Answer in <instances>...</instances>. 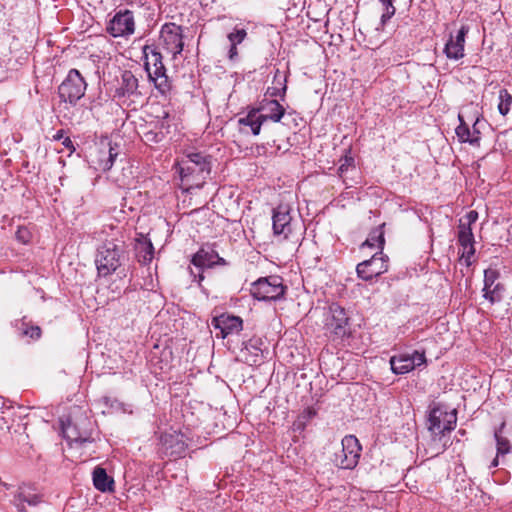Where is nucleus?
Here are the masks:
<instances>
[{"label": "nucleus", "mask_w": 512, "mask_h": 512, "mask_svg": "<svg viewBox=\"0 0 512 512\" xmlns=\"http://www.w3.org/2000/svg\"><path fill=\"white\" fill-rule=\"evenodd\" d=\"M176 167L184 190L201 188L211 173V156L200 152L190 153Z\"/></svg>", "instance_id": "f257e3e1"}, {"label": "nucleus", "mask_w": 512, "mask_h": 512, "mask_svg": "<svg viewBox=\"0 0 512 512\" xmlns=\"http://www.w3.org/2000/svg\"><path fill=\"white\" fill-rule=\"evenodd\" d=\"M145 58L144 68L155 88L165 94L171 89V84L163 64L162 54L153 45H145L143 48Z\"/></svg>", "instance_id": "f03ea898"}, {"label": "nucleus", "mask_w": 512, "mask_h": 512, "mask_svg": "<svg viewBox=\"0 0 512 512\" xmlns=\"http://www.w3.org/2000/svg\"><path fill=\"white\" fill-rule=\"evenodd\" d=\"M124 259L123 244L115 240H107L98 249L95 264L100 276L106 277L114 273Z\"/></svg>", "instance_id": "7ed1b4c3"}, {"label": "nucleus", "mask_w": 512, "mask_h": 512, "mask_svg": "<svg viewBox=\"0 0 512 512\" xmlns=\"http://www.w3.org/2000/svg\"><path fill=\"white\" fill-rule=\"evenodd\" d=\"M285 293L282 279L277 276L260 278L252 284L251 294L254 298L263 301L280 299Z\"/></svg>", "instance_id": "20e7f679"}, {"label": "nucleus", "mask_w": 512, "mask_h": 512, "mask_svg": "<svg viewBox=\"0 0 512 512\" xmlns=\"http://www.w3.org/2000/svg\"><path fill=\"white\" fill-rule=\"evenodd\" d=\"M160 45L167 53L176 60L184 47L182 27L175 23H166L160 31Z\"/></svg>", "instance_id": "39448f33"}, {"label": "nucleus", "mask_w": 512, "mask_h": 512, "mask_svg": "<svg viewBox=\"0 0 512 512\" xmlns=\"http://www.w3.org/2000/svg\"><path fill=\"white\" fill-rule=\"evenodd\" d=\"M342 449L335 454V463L342 469H353L357 466L361 454V445L354 435L342 439Z\"/></svg>", "instance_id": "423d86ee"}, {"label": "nucleus", "mask_w": 512, "mask_h": 512, "mask_svg": "<svg viewBox=\"0 0 512 512\" xmlns=\"http://www.w3.org/2000/svg\"><path fill=\"white\" fill-rule=\"evenodd\" d=\"M457 415L455 410L447 411L437 406L430 410L428 417V429L434 435H444L445 432L454 430Z\"/></svg>", "instance_id": "0eeeda50"}, {"label": "nucleus", "mask_w": 512, "mask_h": 512, "mask_svg": "<svg viewBox=\"0 0 512 512\" xmlns=\"http://www.w3.org/2000/svg\"><path fill=\"white\" fill-rule=\"evenodd\" d=\"M388 270V257L383 255L382 252L375 253L370 259L359 263L356 267L357 275L369 281Z\"/></svg>", "instance_id": "6e6552de"}, {"label": "nucleus", "mask_w": 512, "mask_h": 512, "mask_svg": "<svg viewBox=\"0 0 512 512\" xmlns=\"http://www.w3.org/2000/svg\"><path fill=\"white\" fill-rule=\"evenodd\" d=\"M135 21L130 10L117 12L107 27L108 33L113 37H126L134 33Z\"/></svg>", "instance_id": "1a4fd4ad"}, {"label": "nucleus", "mask_w": 512, "mask_h": 512, "mask_svg": "<svg viewBox=\"0 0 512 512\" xmlns=\"http://www.w3.org/2000/svg\"><path fill=\"white\" fill-rule=\"evenodd\" d=\"M426 363L424 352L414 351L412 354H400L390 359L391 370L395 374H405Z\"/></svg>", "instance_id": "9d476101"}, {"label": "nucleus", "mask_w": 512, "mask_h": 512, "mask_svg": "<svg viewBox=\"0 0 512 512\" xmlns=\"http://www.w3.org/2000/svg\"><path fill=\"white\" fill-rule=\"evenodd\" d=\"M211 325L215 330H219L216 337L222 339L229 335L238 334L243 329L242 319L230 314H221L213 317Z\"/></svg>", "instance_id": "9b49d317"}, {"label": "nucleus", "mask_w": 512, "mask_h": 512, "mask_svg": "<svg viewBox=\"0 0 512 512\" xmlns=\"http://www.w3.org/2000/svg\"><path fill=\"white\" fill-rule=\"evenodd\" d=\"M290 207L287 204H280L273 210V233L275 236H282L287 239L292 232V216Z\"/></svg>", "instance_id": "f8f14e48"}, {"label": "nucleus", "mask_w": 512, "mask_h": 512, "mask_svg": "<svg viewBox=\"0 0 512 512\" xmlns=\"http://www.w3.org/2000/svg\"><path fill=\"white\" fill-rule=\"evenodd\" d=\"M329 317L326 326L328 330L337 337H344L348 334V316L344 308L338 304H332L329 307Z\"/></svg>", "instance_id": "ddd939ff"}, {"label": "nucleus", "mask_w": 512, "mask_h": 512, "mask_svg": "<svg viewBox=\"0 0 512 512\" xmlns=\"http://www.w3.org/2000/svg\"><path fill=\"white\" fill-rule=\"evenodd\" d=\"M160 444L163 452L174 458L182 457L187 448L184 435L176 431L163 433Z\"/></svg>", "instance_id": "4468645a"}, {"label": "nucleus", "mask_w": 512, "mask_h": 512, "mask_svg": "<svg viewBox=\"0 0 512 512\" xmlns=\"http://www.w3.org/2000/svg\"><path fill=\"white\" fill-rule=\"evenodd\" d=\"M40 501V495L36 492L34 486L22 484L18 487L14 495L13 504L19 512H26L25 504L28 506H36Z\"/></svg>", "instance_id": "2eb2a0df"}, {"label": "nucleus", "mask_w": 512, "mask_h": 512, "mask_svg": "<svg viewBox=\"0 0 512 512\" xmlns=\"http://www.w3.org/2000/svg\"><path fill=\"white\" fill-rule=\"evenodd\" d=\"M86 81L80 72L76 69H71L66 76V93L68 100L73 103L82 98L86 91Z\"/></svg>", "instance_id": "dca6fc26"}, {"label": "nucleus", "mask_w": 512, "mask_h": 512, "mask_svg": "<svg viewBox=\"0 0 512 512\" xmlns=\"http://www.w3.org/2000/svg\"><path fill=\"white\" fill-rule=\"evenodd\" d=\"M458 229V242L463 249L461 258L465 259L467 266H469L471 264V258L475 254L474 235L471 227L464 224L463 220H459Z\"/></svg>", "instance_id": "f3484780"}, {"label": "nucleus", "mask_w": 512, "mask_h": 512, "mask_svg": "<svg viewBox=\"0 0 512 512\" xmlns=\"http://www.w3.org/2000/svg\"><path fill=\"white\" fill-rule=\"evenodd\" d=\"M468 31V27L462 26L456 36H450L444 48V53L447 58L459 60L464 57L465 37Z\"/></svg>", "instance_id": "a211bd4d"}, {"label": "nucleus", "mask_w": 512, "mask_h": 512, "mask_svg": "<svg viewBox=\"0 0 512 512\" xmlns=\"http://www.w3.org/2000/svg\"><path fill=\"white\" fill-rule=\"evenodd\" d=\"M258 111L259 116L266 122L271 120L273 122H279L285 114V108L277 100H263L260 106L255 109Z\"/></svg>", "instance_id": "6ab92c4d"}, {"label": "nucleus", "mask_w": 512, "mask_h": 512, "mask_svg": "<svg viewBox=\"0 0 512 512\" xmlns=\"http://www.w3.org/2000/svg\"><path fill=\"white\" fill-rule=\"evenodd\" d=\"M262 345L263 341L256 337L245 342L244 347L241 350V357L243 360L250 365L261 363L263 359Z\"/></svg>", "instance_id": "aec40b11"}, {"label": "nucleus", "mask_w": 512, "mask_h": 512, "mask_svg": "<svg viewBox=\"0 0 512 512\" xmlns=\"http://www.w3.org/2000/svg\"><path fill=\"white\" fill-rule=\"evenodd\" d=\"M459 125L455 129L458 140L461 143H469L473 146L480 145L481 132L470 130L468 124L464 120L463 114L458 115Z\"/></svg>", "instance_id": "412c9836"}, {"label": "nucleus", "mask_w": 512, "mask_h": 512, "mask_svg": "<svg viewBox=\"0 0 512 512\" xmlns=\"http://www.w3.org/2000/svg\"><path fill=\"white\" fill-rule=\"evenodd\" d=\"M138 79L130 70L123 71L120 86L117 89L119 96H130L137 92Z\"/></svg>", "instance_id": "4be33fe9"}, {"label": "nucleus", "mask_w": 512, "mask_h": 512, "mask_svg": "<svg viewBox=\"0 0 512 512\" xmlns=\"http://www.w3.org/2000/svg\"><path fill=\"white\" fill-rule=\"evenodd\" d=\"M93 484L101 492H111L114 489V480L109 477L106 470L97 466L93 471Z\"/></svg>", "instance_id": "5701e85b"}, {"label": "nucleus", "mask_w": 512, "mask_h": 512, "mask_svg": "<svg viewBox=\"0 0 512 512\" xmlns=\"http://www.w3.org/2000/svg\"><path fill=\"white\" fill-rule=\"evenodd\" d=\"M505 422H502L494 431L497 446V456H504L512 451L509 439L504 435Z\"/></svg>", "instance_id": "b1692460"}, {"label": "nucleus", "mask_w": 512, "mask_h": 512, "mask_svg": "<svg viewBox=\"0 0 512 512\" xmlns=\"http://www.w3.org/2000/svg\"><path fill=\"white\" fill-rule=\"evenodd\" d=\"M238 122L240 125L250 127L253 135H258L260 133L261 126L264 123L259 116L258 111L255 109L249 111L248 114L245 117L240 118Z\"/></svg>", "instance_id": "393cba45"}, {"label": "nucleus", "mask_w": 512, "mask_h": 512, "mask_svg": "<svg viewBox=\"0 0 512 512\" xmlns=\"http://www.w3.org/2000/svg\"><path fill=\"white\" fill-rule=\"evenodd\" d=\"M384 225L382 224L376 228H374L370 233L366 241L363 243V246H368L370 248L377 247L382 252L385 238H384Z\"/></svg>", "instance_id": "a878e982"}, {"label": "nucleus", "mask_w": 512, "mask_h": 512, "mask_svg": "<svg viewBox=\"0 0 512 512\" xmlns=\"http://www.w3.org/2000/svg\"><path fill=\"white\" fill-rule=\"evenodd\" d=\"M100 158L98 159V168L103 171H108L112 168L116 157L118 156V151L115 147H112L108 144L107 150L100 151Z\"/></svg>", "instance_id": "bb28decb"}, {"label": "nucleus", "mask_w": 512, "mask_h": 512, "mask_svg": "<svg viewBox=\"0 0 512 512\" xmlns=\"http://www.w3.org/2000/svg\"><path fill=\"white\" fill-rule=\"evenodd\" d=\"M137 253L139 261L143 264H148L154 257V247L150 240L144 239L140 241L137 246Z\"/></svg>", "instance_id": "cd10ccee"}, {"label": "nucleus", "mask_w": 512, "mask_h": 512, "mask_svg": "<svg viewBox=\"0 0 512 512\" xmlns=\"http://www.w3.org/2000/svg\"><path fill=\"white\" fill-rule=\"evenodd\" d=\"M193 265L197 267H212L216 264L214 251L199 250L192 258Z\"/></svg>", "instance_id": "c85d7f7f"}, {"label": "nucleus", "mask_w": 512, "mask_h": 512, "mask_svg": "<svg viewBox=\"0 0 512 512\" xmlns=\"http://www.w3.org/2000/svg\"><path fill=\"white\" fill-rule=\"evenodd\" d=\"M498 99V111L502 116H506L511 109L512 95L508 92L507 89H501L499 91Z\"/></svg>", "instance_id": "c756f323"}, {"label": "nucleus", "mask_w": 512, "mask_h": 512, "mask_svg": "<svg viewBox=\"0 0 512 512\" xmlns=\"http://www.w3.org/2000/svg\"><path fill=\"white\" fill-rule=\"evenodd\" d=\"M18 329L22 337H29L33 340H37L41 336V329L39 326L29 325L24 321L20 323Z\"/></svg>", "instance_id": "7c9ffc66"}, {"label": "nucleus", "mask_w": 512, "mask_h": 512, "mask_svg": "<svg viewBox=\"0 0 512 512\" xmlns=\"http://www.w3.org/2000/svg\"><path fill=\"white\" fill-rule=\"evenodd\" d=\"M277 82V84H279L281 87V89H279L278 87H272V88H269L268 89V92L271 96L273 97H276V96H284L285 93H286V89H287V86H286V76L285 75H281L280 74V71L277 70L276 73H275V76H274V83Z\"/></svg>", "instance_id": "2f4dec72"}, {"label": "nucleus", "mask_w": 512, "mask_h": 512, "mask_svg": "<svg viewBox=\"0 0 512 512\" xmlns=\"http://www.w3.org/2000/svg\"><path fill=\"white\" fill-rule=\"evenodd\" d=\"M503 292L504 286L496 283L484 293V297L493 304L502 300Z\"/></svg>", "instance_id": "473e14b6"}, {"label": "nucleus", "mask_w": 512, "mask_h": 512, "mask_svg": "<svg viewBox=\"0 0 512 512\" xmlns=\"http://www.w3.org/2000/svg\"><path fill=\"white\" fill-rule=\"evenodd\" d=\"M379 1L382 4L383 10H384V12L381 16V23H382V25H385L386 22L388 20H390L396 12V8L394 6L395 0H379Z\"/></svg>", "instance_id": "72a5a7b5"}, {"label": "nucleus", "mask_w": 512, "mask_h": 512, "mask_svg": "<svg viewBox=\"0 0 512 512\" xmlns=\"http://www.w3.org/2000/svg\"><path fill=\"white\" fill-rule=\"evenodd\" d=\"M316 415V411L312 407L305 408L302 413L298 416L295 422L297 428H304L306 423L310 421Z\"/></svg>", "instance_id": "f704fd0d"}, {"label": "nucleus", "mask_w": 512, "mask_h": 512, "mask_svg": "<svg viewBox=\"0 0 512 512\" xmlns=\"http://www.w3.org/2000/svg\"><path fill=\"white\" fill-rule=\"evenodd\" d=\"M499 277V273L495 269H487L484 272V293L489 290L494 284H496V281Z\"/></svg>", "instance_id": "c9c22d12"}, {"label": "nucleus", "mask_w": 512, "mask_h": 512, "mask_svg": "<svg viewBox=\"0 0 512 512\" xmlns=\"http://www.w3.org/2000/svg\"><path fill=\"white\" fill-rule=\"evenodd\" d=\"M350 167H354V158L349 155H345L340 159V166L338 168V173L340 177H343V174L348 171Z\"/></svg>", "instance_id": "e433bc0d"}, {"label": "nucleus", "mask_w": 512, "mask_h": 512, "mask_svg": "<svg viewBox=\"0 0 512 512\" xmlns=\"http://www.w3.org/2000/svg\"><path fill=\"white\" fill-rule=\"evenodd\" d=\"M246 35H247L246 30L237 29L228 35V39L231 42V44L238 45V44L242 43V41L245 39Z\"/></svg>", "instance_id": "4c0bfd02"}, {"label": "nucleus", "mask_w": 512, "mask_h": 512, "mask_svg": "<svg viewBox=\"0 0 512 512\" xmlns=\"http://www.w3.org/2000/svg\"><path fill=\"white\" fill-rule=\"evenodd\" d=\"M72 419L71 417L69 418H66V424H65V427H66V432H68V430H70L72 428ZM69 439L71 442L72 441H79V442H86L88 440V437L87 436H82L80 435L79 437H72L70 434L66 433V440Z\"/></svg>", "instance_id": "58836bf2"}, {"label": "nucleus", "mask_w": 512, "mask_h": 512, "mask_svg": "<svg viewBox=\"0 0 512 512\" xmlns=\"http://www.w3.org/2000/svg\"><path fill=\"white\" fill-rule=\"evenodd\" d=\"M16 238L18 241H20L23 244H26L31 239V234L29 230L25 227H20L16 232Z\"/></svg>", "instance_id": "ea45409f"}, {"label": "nucleus", "mask_w": 512, "mask_h": 512, "mask_svg": "<svg viewBox=\"0 0 512 512\" xmlns=\"http://www.w3.org/2000/svg\"><path fill=\"white\" fill-rule=\"evenodd\" d=\"M477 219L478 213L475 210H471L460 220H463L464 224H466L468 227H471V225L475 223Z\"/></svg>", "instance_id": "a19ab883"}, {"label": "nucleus", "mask_w": 512, "mask_h": 512, "mask_svg": "<svg viewBox=\"0 0 512 512\" xmlns=\"http://www.w3.org/2000/svg\"><path fill=\"white\" fill-rule=\"evenodd\" d=\"M238 55L237 51V45L231 44V47L229 49V58L233 60Z\"/></svg>", "instance_id": "79ce46f5"}, {"label": "nucleus", "mask_w": 512, "mask_h": 512, "mask_svg": "<svg viewBox=\"0 0 512 512\" xmlns=\"http://www.w3.org/2000/svg\"><path fill=\"white\" fill-rule=\"evenodd\" d=\"M65 145H66V150H69V151H70V154H71L72 152H74L75 148H74L73 143H72V141L70 140V138L66 137Z\"/></svg>", "instance_id": "37998d69"}, {"label": "nucleus", "mask_w": 512, "mask_h": 512, "mask_svg": "<svg viewBox=\"0 0 512 512\" xmlns=\"http://www.w3.org/2000/svg\"><path fill=\"white\" fill-rule=\"evenodd\" d=\"M58 424H59V427H58V429H59V435H60L61 437H64V420H63L62 418H59V422H58Z\"/></svg>", "instance_id": "c03bdc74"}, {"label": "nucleus", "mask_w": 512, "mask_h": 512, "mask_svg": "<svg viewBox=\"0 0 512 512\" xmlns=\"http://www.w3.org/2000/svg\"><path fill=\"white\" fill-rule=\"evenodd\" d=\"M214 260L216 262V264H220V265H224L225 264V260L221 257L218 256V254H216L214 252Z\"/></svg>", "instance_id": "a18cd8bd"}, {"label": "nucleus", "mask_w": 512, "mask_h": 512, "mask_svg": "<svg viewBox=\"0 0 512 512\" xmlns=\"http://www.w3.org/2000/svg\"><path fill=\"white\" fill-rule=\"evenodd\" d=\"M480 122H481V121H480V118H479V117H476V119H475V121H474V123H473V129H472V131H480V130H479V127H478V126H479V124H480Z\"/></svg>", "instance_id": "49530a36"}, {"label": "nucleus", "mask_w": 512, "mask_h": 512, "mask_svg": "<svg viewBox=\"0 0 512 512\" xmlns=\"http://www.w3.org/2000/svg\"><path fill=\"white\" fill-rule=\"evenodd\" d=\"M63 133H64V130L63 129H60L57 131V133L53 136V138L55 140H59L63 137Z\"/></svg>", "instance_id": "de8ad7c7"}, {"label": "nucleus", "mask_w": 512, "mask_h": 512, "mask_svg": "<svg viewBox=\"0 0 512 512\" xmlns=\"http://www.w3.org/2000/svg\"><path fill=\"white\" fill-rule=\"evenodd\" d=\"M156 137H157V134H154L152 132H149V133L146 134L147 140H155Z\"/></svg>", "instance_id": "09e8293b"}, {"label": "nucleus", "mask_w": 512, "mask_h": 512, "mask_svg": "<svg viewBox=\"0 0 512 512\" xmlns=\"http://www.w3.org/2000/svg\"><path fill=\"white\" fill-rule=\"evenodd\" d=\"M498 458H499V456L496 455V457L491 462L490 468L498 466V464H499Z\"/></svg>", "instance_id": "8fccbe9b"}, {"label": "nucleus", "mask_w": 512, "mask_h": 512, "mask_svg": "<svg viewBox=\"0 0 512 512\" xmlns=\"http://www.w3.org/2000/svg\"><path fill=\"white\" fill-rule=\"evenodd\" d=\"M64 85V83H62L61 85H59V91L61 90L62 86Z\"/></svg>", "instance_id": "3c124183"}]
</instances>
